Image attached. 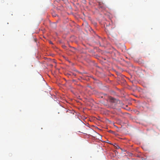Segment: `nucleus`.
<instances>
[{
	"mask_svg": "<svg viewBox=\"0 0 160 160\" xmlns=\"http://www.w3.org/2000/svg\"><path fill=\"white\" fill-rule=\"evenodd\" d=\"M108 100L110 102L112 103H117L118 101V100L112 97H109Z\"/></svg>",
	"mask_w": 160,
	"mask_h": 160,
	"instance_id": "nucleus-1",
	"label": "nucleus"
},
{
	"mask_svg": "<svg viewBox=\"0 0 160 160\" xmlns=\"http://www.w3.org/2000/svg\"><path fill=\"white\" fill-rule=\"evenodd\" d=\"M98 5L99 8L103 10H105L106 9L105 6L102 2H99Z\"/></svg>",
	"mask_w": 160,
	"mask_h": 160,
	"instance_id": "nucleus-2",
	"label": "nucleus"
},
{
	"mask_svg": "<svg viewBox=\"0 0 160 160\" xmlns=\"http://www.w3.org/2000/svg\"><path fill=\"white\" fill-rule=\"evenodd\" d=\"M98 128L97 127H95L94 126H92V128H91V129L92 130H93V129H98Z\"/></svg>",
	"mask_w": 160,
	"mask_h": 160,
	"instance_id": "nucleus-3",
	"label": "nucleus"
},
{
	"mask_svg": "<svg viewBox=\"0 0 160 160\" xmlns=\"http://www.w3.org/2000/svg\"><path fill=\"white\" fill-rule=\"evenodd\" d=\"M108 132L110 133H112L114 134H115V132L113 131H108Z\"/></svg>",
	"mask_w": 160,
	"mask_h": 160,
	"instance_id": "nucleus-4",
	"label": "nucleus"
},
{
	"mask_svg": "<svg viewBox=\"0 0 160 160\" xmlns=\"http://www.w3.org/2000/svg\"><path fill=\"white\" fill-rule=\"evenodd\" d=\"M97 135L98 136H96V137H98V139L101 138L102 137L101 135L98 134H97Z\"/></svg>",
	"mask_w": 160,
	"mask_h": 160,
	"instance_id": "nucleus-5",
	"label": "nucleus"
},
{
	"mask_svg": "<svg viewBox=\"0 0 160 160\" xmlns=\"http://www.w3.org/2000/svg\"><path fill=\"white\" fill-rule=\"evenodd\" d=\"M117 145V146L116 147L117 148H118V149L120 148V147L118 145Z\"/></svg>",
	"mask_w": 160,
	"mask_h": 160,
	"instance_id": "nucleus-6",
	"label": "nucleus"
},
{
	"mask_svg": "<svg viewBox=\"0 0 160 160\" xmlns=\"http://www.w3.org/2000/svg\"><path fill=\"white\" fill-rule=\"evenodd\" d=\"M57 15V14H52V16L53 17H56Z\"/></svg>",
	"mask_w": 160,
	"mask_h": 160,
	"instance_id": "nucleus-7",
	"label": "nucleus"
},
{
	"mask_svg": "<svg viewBox=\"0 0 160 160\" xmlns=\"http://www.w3.org/2000/svg\"><path fill=\"white\" fill-rule=\"evenodd\" d=\"M81 132V133H84V134H86V133L84 132H81L80 131H79L78 132Z\"/></svg>",
	"mask_w": 160,
	"mask_h": 160,
	"instance_id": "nucleus-8",
	"label": "nucleus"
},
{
	"mask_svg": "<svg viewBox=\"0 0 160 160\" xmlns=\"http://www.w3.org/2000/svg\"><path fill=\"white\" fill-rule=\"evenodd\" d=\"M50 43H51V44H52V42H50Z\"/></svg>",
	"mask_w": 160,
	"mask_h": 160,
	"instance_id": "nucleus-9",
	"label": "nucleus"
},
{
	"mask_svg": "<svg viewBox=\"0 0 160 160\" xmlns=\"http://www.w3.org/2000/svg\"><path fill=\"white\" fill-rule=\"evenodd\" d=\"M98 130H101V129H98Z\"/></svg>",
	"mask_w": 160,
	"mask_h": 160,
	"instance_id": "nucleus-10",
	"label": "nucleus"
}]
</instances>
